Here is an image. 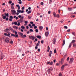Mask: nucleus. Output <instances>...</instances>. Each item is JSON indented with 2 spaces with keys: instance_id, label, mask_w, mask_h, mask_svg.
<instances>
[{
  "instance_id": "obj_50",
  "label": "nucleus",
  "mask_w": 76,
  "mask_h": 76,
  "mask_svg": "<svg viewBox=\"0 0 76 76\" xmlns=\"http://www.w3.org/2000/svg\"><path fill=\"white\" fill-rule=\"evenodd\" d=\"M20 23H18V24H17L18 26H20Z\"/></svg>"
},
{
  "instance_id": "obj_24",
  "label": "nucleus",
  "mask_w": 76,
  "mask_h": 76,
  "mask_svg": "<svg viewBox=\"0 0 76 76\" xmlns=\"http://www.w3.org/2000/svg\"><path fill=\"white\" fill-rule=\"evenodd\" d=\"M39 29H40V30H42V29H43V27L42 26H40L39 27Z\"/></svg>"
},
{
  "instance_id": "obj_29",
  "label": "nucleus",
  "mask_w": 76,
  "mask_h": 76,
  "mask_svg": "<svg viewBox=\"0 0 76 76\" xmlns=\"http://www.w3.org/2000/svg\"><path fill=\"white\" fill-rule=\"evenodd\" d=\"M56 12H53V15H54V16H55H55H56Z\"/></svg>"
},
{
  "instance_id": "obj_34",
  "label": "nucleus",
  "mask_w": 76,
  "mask_h": 76,
  "mask_svg": "<svg viewBox=\"0 0 76 76\" xmlns=\"http://www.w3.org/2000/svg\"><path fill=\"white\" fill-rule=\"evenodd\" d=\"M14 24L15 25H17L18 24V23L15 21V22H14Z\"/></svg>"
},
{
  "instance_id": "obj_58",
  "label": "nucleus",
  "mask_w": 76,
  "mask_h": 76,
  "mask_svg": "<svg viewBox=\"0 0 76 76\" xmlns=\"http://www.w3.org/2000/svg\"><path fill=\"white\" fill-rule=\"evenodd\" d=\"M28 28H29V27H28V26H26V29H28Z\"/></svg>"
},
{
  "instance_id": "obj_26",
  "label": "nucleus",
  "mask_w": 76,
  "mask_h": 76,
  "mask_svg": "<svg viewBox=\"0 0 76 76\" xmlns=\"http://www.w3.org/2000/svg\"><path fill=\"white\" fill-rule=\"evenodd\" d=\"M64 44H65V40H64L63 41V44H62L63 46V45H64Z\"/></svg>"
},
{
  "instance_id": "obj_15",
  "label": "nucleus",
  "mask_w": 76,
  "mask_h": 76,
  "mask_svg": "<svg viewBox=\"0 0 76 76\" xmlns=\"http://www.w3.org/2000/svg\"><path fill=\"white\" fill-rule=\"evenodd\" d=\"M6 31L8 33V32H9V31H10V29L8 28H7L6 29Z\"/></svg>"
},
{
  "instance_id": "obj_60",
  "label": "nucleus",
  "mask_w": 76,
  "mask_h": 76,
  "mask_svg": "<svg viewBox=\"0 0 76 76\" xmlns=\"http://www.w3.org/2000/svg\"><path fill=\"white\" fill-rule=\"evenodd\" d=\"M18 17L19 18H21V15H19L18 16Z\"/></svg>"
},
{
  "instance_id": "obj_8",
  "label": "nucleus",
  "mask_w": 76,
  "mask_h": 76,
  "mask_svg": "<svg viewBox=\"0 0 76 76\" xmlns=\"http://www.w3.org/2000/svg\"><path fill=\"white\" fill-rule=\"evenodd\" d=\"M74 59L73 58H70L69 61V63H72L73 62V61Z\"/></svg>"
},
{
  "instance_id": "obj_57",
  "label": "nucleus",
  "mask_w": 76,
  "mask_h": 76,
  "mask_svg": "<svg viewBox=\"0 0 76 76\" xmlns=\"http://www.w3.org/2000/svg\"><path fill=\"white\" fill-rule=\"evenodd\" d=\"M23 12H24V11L23 10L21 11V13H23Z\"/></svg>"
},
{
  "instance_id": "obj_12",
  "label": "nucleus",
  "mask_w": 76,
  "mask_h": 76,
  "mask_svg": "<svg viewBox=\"0 0 76 76\" xmlns=\"http://www.w3.org/2000/svg\"><path fill=\"white\" fill-rule=\"evenodd\" d=\"M18 34L19 35H20V36H21V37H22L23 35V34L22 33L20 32H18Z\"/></svg>"
},
{
  "instance_id": "obj_44",
  "label": "nucleus",
  "mask_w": 76,
  "mask_h": 76,
  "mask_svg": "<svg viewBox=\"0 0 76 76\" xmlns=\"http://www.w3.org/2000/svg\"><path fill=\"white\" fill-rule=\"evenodd\" d=\"M69 60V57H68L66 59V61H68Z\"/></svg>"
},
{
  "instance_id": "obj_55",
  "label": "nucleus",
  "mask_w": 76,
  "mask_h": 76,
  "mask_svg": "<svg viewBox=\"0 0 76 76\" xmlns=\"http://www.w3.org/2000/svg\"><path fill=\"white\" fill-rule=\"evenodd\" d=\"M23 18H24V17H21V18H20L22 20H23Z\"/></svg>"
},
{
  "instance_id": "obj_48",
  "label": "nucleus",
  "mask_w": 76,
  "mask_h": 76,
  "mask_svg": "<svg viewBox=\"0 0 76 76\" xmlns=\"http://www.w3.org/2000/svg\"><path fill=\"white\" fill-rule=\"evenodd\" d=\"M40 4H41V5H43V4H44V2H41L40 3Z\"/></svg>"
},
{
  "instance_id": "obj_42",
  "label": "nucleus",
  "mask_w": 76,
  "mask_h": 76,
  "mask_svg": "<svg viewBox=\"0 0 76 76\" xmlns=\"http://www.w3.org/2000/svg\"><path fill=\"white\" fill-rule=\"evenodd\" d=\"M64 28H65V29H67V26H65L64 27Z\"/></svg>"
},
{
  "instance_id": "obj_46",
  "label": "nucleus",
  "mask_w": 76,
  "mask_h": 76,
  "mask_svg": "<svg viewBox=\"0 0 76 76\" xmlns=\"http://www.w3.org/2000/svg\"><path fill=\"white\" fill-rule=\"evenodd\" d=\"M41 44H43V43H44V41L43 40L41 41Z\"/></svg>"
},
{
  "instance_id": "obj_62",
  "label": "nucleus",
  "mask_w": 76,
  "mask_h": 76,
  "mask_svg": "<svg viewBox=\"0 0 76 76\" xmlns=\"http://www.w3.org/2000/svg\"><path fill=\"white\" fill-rule=\"evenodd\" d=\"M10 36V34L8 33L7 34V37H9V36Z\"/></svg>"
},
{
  "instance_id": "obj_14",
  "label": "nucleus",
  "mask_w": 76,
  "mask_h": 76,
  "mask_svg": "<svg viewBox=\"0 0 76 76\" xmlns=\"http://www.w3.org/2000/svg\"><path fill=\"white\" fill-rule=\"evenodd\" d=\"M49 34V33L48 32H46L45 33V36L47 37H48V36Z\"/></svg>"
},
{
  "instance_id": "obj_20",
  "label": "nucleus",
  "mask_w": 76,
  "mask_h": 76,
  "mask_svg": "<svg viewBox=\"0 0 76 76\" xmlns=\"http://www.w3.org/2000/svg\"><path fill=\"white\" fill-rule=\"evenodd\" d=\"M50 47L49 46L48 47V50H47V52H49V51H50Z\"/></svg>"
},
{
  "instance_id": "obj_45",
  "label": "nucleus",
  "mask_w": 76,
  "mask_h": 76,
  "mask_svg": "<svg viewBox=\"0 0 76 76\" xmlns=\"http://www.w3.org/2000/svg\"><path fill=\"white\" fill-rule=\"evenodd\" d=\"M37 26H35L34 27V29H37Z\"/></svg>"
},
{
  "instance_id": "obj_47",
  "label": "nucleus",
  "mask_w": 76,
  "mask_h": 76,
  "mask_svg": "<svg viewBox=\"0 0 76 76\" xmlns=\"http://www.w3.org/2000/svg\"><path fill=\"white\" fill-rule=\"evenodd\" d=\"M24 9H25V7H23L21 8V9L22 10H24Z\"/></svg>"
},
{
  "instance_id": "obj_52",
  "label": "nucleus",
  "mask_w": 76,
  "mask_h": 76,
  "mask_svg": "<svg viewBox=\"0 0 76 76\" xmlns=\"http://www.w3.org/2000/svg\"><path fill=\"white\" fill-rule=\"evenodd\" d=\"M59 76H62V74H61V73H59Z\"/></svg>"
},
{
  "instance_id": "obj_53",
  "label": "nucleus",
  "mask_w": 76,
  "mask_h": 76,
  "mask_svg": "<svg viewBox=\"0 0 76 76\" xmlns=\"http://www.w3.org/2000/svg\"><path fill=\"white\" fill-rule=\"evenodd\" d=\"M56 49H55L54 50V53H56Z\"/></svg>"
},
{
  "instance_id": "obj_33",
  "label": "nucleus",
  "mask_w": 76,
  "mask_h": 76,
  "mask_svg": "<svg viewBox=\"0 0 76 76\" xmlns=\"http://www.w3.org/2000/svg\"><path fill=\"white\" fill-rule=\"evenodd\" d=\"M17 11L18 12H19V13H21V10H17Z\"/></svg>"
},
{
  "instance_id": "obj_13",
  "label": "nucleus",
  "mask_w": 76,
  "mask_h": 76,
  "mask_svg": "<svg viewBox=\"0 0 76 76\" xmlns=\"http://www.w3.org/2000/svg\"><path fill=\"white\" fill-rule=\"evenodd\" d=\"M11 12H12V14H15L16 13V11L15 10H11Z\"/></svg>"
},
{
  "instance_id": "obj_21",
  "label": "nucleus",
  "mask_w": 76,
  "mask_h": 76,
  "mask_svg": "<svg viewBox=\"0 0 76 76\" xmlns=\"http://www.w3.org/2000/svg\"><path fill=\"white\" fill-rule=\"evenodd\" d=\"M63 62H64V60H63V59H61V64H63Z\"/></svg>"
},
{
  "instance_id": "obj_41",
  "label": "nucleus",
  "mask_w": 76,
  "mask_h": 76,
  "mask_svg": "<svg viewBox=\"0 0 76 76\" xmlns=\"http://www.w3.org/2000/svg\"><path fill=\"white\" fill-rule=\"evenodd\" d=\"M70 17L71 18H75V15H72Z\"/></svg>"
},
{
  "instance_id": "obj_63",
  "label": "nucleus",
  "mask_w": 76,
  "mask_h": 76,
  "mask_svg": "<svg viewBox=\"0 0 76 76\" xmlns=\"http://www.w3.org/2000/svg\"><path fill=\"white\" fill-rule=\"evenodd\" d=\"M30 23L31 24H34V22H30Z\"/></svg>"
},
{
  "instance_id": "obj_39",
  "label": "nucleus",
  "mask_w": 76,
  "mask_h": 76,
  "mask_svg": "<svg viewBox=\"0 0 76 76\" xmlns=\"http://www.w3.org/2000/svg\"><path fill=\"white\" fill-rule=\"evenodd\" d=\"M28 18L29 19H31V16H28Z\"/></svg>"
},
{
  "instance_id": "obj_49",
  "label": "nucleus",
  "mask_w": 76,
  "mask_h": 76,
  "mask_svg": "<svg viewBox=\"0 0 76 76\" xmlns=\"http://www.w3.org/2000/svg\"><path fill=\"white\" fill-rule=\"evenodd\" d=\"M10 44H12L13 43V41H11L10 42Z\"/></svg>"
},
{
  "instance_id": "obj_3",
  "label": "nucleus",
  "mask_w": 76,
  "mask_h": 76,
  "mask_svg": "<svg viewBox=\"0 0 76 76\" xmlns=\"http://www.w3.org/2000/svg\"><path fill=\"white\" fill-rule=\"evenodd\" d=\"M67 66V64H65L64 65H63L62 66L61 69L62 71H63V70H64V66Z\"/></svg>"
},
{
  "instance_id": "obj_54",
  "label": "nucleus",
  "mask_w": 76,
  "mask_h": 76,
  "mask_svg": "<svg viewBox=\"0 0 76 76\" xmlns=\"http://www.w3.org/2000/svg\"><path fill=\"white\" fill-rule=\"evenodd\" d=\"M6 20H7V21L9 20V18H6Z\"/></svg>"
},
{
  "instance_id": "obj_11",
  "label": "nucleus",
  "mask_w": 76,
  "mask_h": 76,
  "mask_svg": "<svg viewBox=\"0 0 76 76\" xmlns=\"http://www.w3.org/2000/svg\"><path fill=\"white\" fill-rule=\"evenodd\" d=\"M51 54H52V51L50 50L49 53V57H51Z\"/></svg>"
},
{
  "instance_id": "obj_16",
  "label": "nucleus",
  "mask_w": 76,
  "mask_h": 76,
  "mask_svg": "<svg viewBox=\"0 0 76 76\" xmlns=\"http://www.w3.org/2000/svg\"><path fill=\"white\" fill-rule=\"evenodd\" d=\"M36 37L37 38H39V39H41V36L37 35Z\"/></svg>"
},
{
  "instance_id": "obj_17",
  "label": "nucleus",
  "mask_w": 76,
  "mask_h": 76,
  "mask_svg": "<svg viewBox=\"0 0 76 76\" xmlns=\"http://www.w3.org/2000/svg\"><path fill=\"white\" fill-rule=\"evenodd\" d=\"M9 29L12 32H14V30H13V28H12L11 27H10Z\"/></svg>"
},
{
  "instance_id": "obj_36",
  "label": "nucleus",
  "mask_w": 76,
  "mask_h": 76,
  "mask_svg": "<svg viewBox=\"0 0 76 76\" xmlns=\"http://www.w3.org/2000/svg\"><path fill=\"white\" fill-rule=\"evenodd\" d=\"M35 31L36 32H37V33H38V29H36L35 30Z\"/></svg>"
},
{
  "instance_id": "obj_7",
  "label": "nucleus",
  "mask_w": 76,
  "mask_h": 76,
  "mask_svg": "<svg viewBox=\"0 0 76 76\" xmlns=\"http://www.w3.org/2000/svg\"><path fill=\"white\" fill-rule=\"evenodd\" d=\"M53 44H55V43L56 42V38H54L53 39Z\"/></svg>"
},
{
  "instance_id": "obj_61",
  "label": "nucleus",
  "mask_w": 76,
  "mask_h": 76,
  "mask_svg": "<svg viewBox=\"0 0 76 76\" xmlns=\"http://www.w3.org/2000/svg\"><path fill=\"white\" fill-rule=\"evenodd\" d=\"M28 10H31V8L30 7L28 8Z\"/></svg>"
},
{
  "instance_id": "obj_4",
  "label": "nucleus",
  "mask_w": 76,
  "mask_h": 76,
  "mask_svg": "<svg viewBox=\"0 0 76 76\" xmlns=\"http://www.w3.org/2000/svg\"><path fill=\"white\" fill-rule=\"evenodd\" d=\"M5 41L7 43H8L9 42V38L7 37L5 39Z\"/></svg>"
},
{
  "instance_id": "obj_38",
  "label": "nucleus",
  "mask_w": 76,
  "mask_h": 76,
  "mask_svg": "<svg viewBox=\"0 0 76 76\" xmlns=\"http://www.w3.org/2000/svg\"><path fill=\"white\" fill-rule=\"evenodd\" d=\"M72 35H74V36H75V32H73L72 33Z\"/></svg>"
},
{
  "instance_id": "obj_64",
  "label": "nucleus",
  "mask_w": 76,
  "mask_h": 76,
  "mask_svg": "<svg viewBox=\"0 0 76 76\" xmlns=\"http://www.w3.org/2000/svg\"><path fill=\"white\" fill-rule=\"evenodd\" d=\"M32 26H35V24H33L32 25Z\"/></svg>"
},
{
  "instance_id": "obj_22",
  "label": "nucleus",
  "mask_w": 76,
  "mask_h": 76,
  "mask_svg": "<svg viewBox=\"0 0 76 76\" xmlns=\"http://www.w3.org/2000/svg\"><path fill=\"white\" fill-rule=\"evenodd\" d=\"M13 28H15V29H18V27L16 26H13Z\"/></svg>"
},
{
  "instance_id": "obj_37",
  "label": "nucleus",
  "mask_w": 76,
  "mask_h": 76,
  "mask_svg": "<svg viewBox=\"0 0 76 76\" xmlns=\"http://www.w3.org/2000/svg\"><path fill=\"white\" fill-rule=\"evenodd\" d=\"M31 13V11L30 10L28 12H27V14H29Z\"/></svg>"
},
{
  "instance_id": "obj_32",
  "label": "nucleus",
  "mask_w": 76,
  "mask_h": 76,
  "mask_svg": "<svg viewBox=\"0 0 76 76\" xmlns=\"http://www.w3.org/2000/svg\"><path fill=\"white\" fill-rule=\"evenodd\" d=\"M73 46L74 48H76V45H75V44H73Z\"/></svg>"
},
{
  "instance_id": "obj_5",
  "label": "nucleus",
  "mask_w": 76,
  "mask_h": 76,
  "mask_svg": "<svg viewBox=\"0 0 76 76\" xmlns=\"http://www.w3.org/2000/svg\"><path fill=\"white\" fill-rule=\"evenodd\" d=\"M29 37L30 39H32V40H34L35 38V37L32 36H29Z\"/></svg>"
},
{
  "instance_id": "obj_6",
  "label": "nucleus",
  "mask_w": 76,
  "mask_h": 76,
  "mask_svg": "<svg viewBox=\"0 0 76 76\" xmlns=\"http://www.w3.org/2000/svg\"><path fill=\"white\" fill-rule=\"evenodd\" d=\"M23 20H21V19H20L17 21V22H18V23H22Z\"/></svg>"
},
{
  "instance_id": "obj_59",
  "label": "nucleus",
  "mask_w": 76,
  "mask_h": 76,
  "mask_svg": "<svg viewBox=\"0 0 76 76\" xmlns=\"http://www.w3.org/2000/svg\"><path fill=\"white\" fill-rule=\"evenodd\" d=\"M70 31V29H68L67 30V32H69Z\"/></svg>"
},
{
  "instance_id": "obj_35",
  "label": "nucleus",
  "mask_w": 76,
  "mask_h": 76,
  "mask_svg": "<svg viewBox=\"0 0 76 76\" xmlns=\"http://www.w3.org/2000/svg\"><path fill=\"white\" fill-rule=\"evenodd\" d=\"M68 9H69V11H72V10H73V9H72V8H68Z\"/></svg>"
},
{
  "instance_id": "obj_9",
  "label": "nucleus",
  "mask_w": 76,
  "mask_h": 76,
  "mask_svg": "<svg viewBox=\"0 0 76 76\" xmlns=\"http://www.w3.org/2000/svg\"><path fill=\"white\" fill-rule=\"evenodd\" d=\"M10 18L9 19V20L10 22H12V19H13V16H10Z\"/></svg>"
},
{
  "instance_id": "obj_40",
  "label": "nucleus",
  "mask_w": 76,
  "mask_h": 76,
  "mask_svg": "<svg viewBox=\"0 0 76 76\" xmlns=\"http://www.w3.org/2000/svg\"><path fill=\"white\" fill-rule=\"evenodd\" d=\"M71 46H72V43H70V44H69V48H70V47H71Z\"/></svg>"
},
{
  "instance_id": "obj_23",
  "label": "nucleus",
  "mask_w": 76,
  "mask_h": 76,
  "mask_svg": "<svg viewBox=\"0 0 76 76\" xmlns=\"http://www.w3.org/2000/svg\"><path fill=\"white\" fill-rule=\"evenodd\" d=\"M19 2H18V3L19 4H22V1L21 0H18Z\"/></svg>"
},
{
  "instance_id": "obj_2",
  "label": "nucleus",
  "mask_w": 76,
  "mask_h": 76,
  "mask_svg": "<svg viewBox=\"0 0 76 76\" xmlns=\"http://www.w3.org/2000/svg\"><path fill=\"white\" fill-rule=\"evenodd\" d=\"M53 69L52 67H51L49 69H48V73H49V74L51 73V72Z\"/></svg>"
},
{
  "instance_id": "obj_25",
  "label": "nucleus",
  "mask_w": 76,
  "mask_h": 76,
  "mask_svg": "<svg viewBox=\"0 0 76 76\" xmlns=\"http://www.w3.org/2000/svg\"><path fill=\"white\" fill-rule=\"evenodd\" d=\"M2 18L3 19H6V16L4 15V16L2 17Z\"/></svg>"
},
{
  "instance_id": "obj_56",
  "label": "nucleus",
  "mask_w": 76,
  "mask_h": 76,
  "mask_svg": "<svg viewBox=\"0 0 76 76\" xmlns=\"http://www.w3.org/2000/svg\"><path fill=\"white\" fill-rule=\"evenodd\" d=\"M4 39V37H2L1 38V41H2Z\"/></svg>"
},
{
  "instance_id": "obj_31",
  "label": "nucleus",
  "mask_w": 76,
  "mask_h": 76,
  "mask_svg": "<svg viewBox=\"0 0 76 76\" xmlns=\"http://www.w3.org/2000/svg\"><path fill=\"white\" fill-rule=\"evenodd\" d=\"M12 3V1L11 0L9 1L8 2V3H9V4H11Z\"/></svg>"
},
{
  "instance_id": "obj_30",
  "label": "nucleus",
  "mask_w": 76,
  "mask_h": 76,
  "mask_svg": "<svg viewBox=\"0 0 76 76\" xmlns=\"http://www.w3.org/2000/svg\"><path fill=\"white\" fill-rule=\"evenodd\" d=\"M21 28H22V29H24L25 28V27H24L23 26H21Z\"/></svg>"
},
{
  "instance_id": "obj_1",
  "label": "nucleus",
  "mask_w": 76,
  "mask_h": 76,
  "mask_svg": "<svg viewBox=\"0 0 76 76\" xmlns=\"http://www.w3.org/2000/svg\"><path fill=\"white\" fill-rule=\"evenodd\" d=\"M15 35L13 34H11V36L14 37H15V38H18V34H18V32L15 31Z\"/></svg>"
},
{
  "instance_id": "obj_51",
  "label": "nucleus",
  "mask_w": 76,
  "mask_h": 76,
  "mask_svg": "<svg viewBox=\"0 0 76 76\" xmlns=\"http://www.w3.org/2000/svg\"><path fill=\"white\" fill-rule=\"evenodd\" d=\"M11 9H15V8L14 7L12 6L11 7Z\"/></svg>"
},
{
  "instance_id": "obj_19",
  "label": "nucleus",
  "mask_w": 76,
  "mask_h": 76,
  "mask_svg": "<svg viewBox=\"0 0 76 76\" xmlns=\"http://www.w3.org/2000/svg\"><path fill=\"white\" fill-rule=\"evenodd\" d=\"M4 15L6 16H7V18H9V13H7L6 14H5Z\"/></svg>"
},
{
  "instance_id": "obj_27",
  "label": "nucleus",
  "mask_w": 76,
  "mask_h": 76,
  "mask_svg": "<svg viewBox=\"0 0 76 76\" xmlns=\"http://www.w3.org/2000/svg\"><path fill=\"white\" fill-rule=\"evenodd\" d=\"M55 17H57L58 18H60V15H59L58 14L56 15Z\"/></svg>"
},
{
  "instance_id": "obj_10",
  "label": "nucleus",
  "mask_w": 76,
  "mask_h": 76,
  "mask_svg": "<svg viewBox=\"0 0 76 76\" xmlns=\"http://www.w3.org/2000/svg\"><path fill=\"white\" fill-rule=\"evenodd\" d=\"M50 64V65H52L53 64V62L52 61L50 62H48L47 63V64Z\"/></svg>"
},
{
  "instance_id": "obj_18",
  "label": "nucleus",
  "mask_w": 76,
  "mask_h": 76,
  "mask_svg": "<svg viewBox=\"0 0 76 76\" xmlns=\"http://www.w3.org/2000/svg\"><path fill=\"white\" fill-rule=\"evenodd\" d=\"M26 37V35H23V36H22V37H21V38H25V37Z\"/></svg>"
},
{
  "instance_id": "obj_43",
  "label": "nucleus",
  "mask_w": 76,
  "mask_h": 76,
  "mask_svg": "<svg viewBox=\"0 0 76 76\" xmlns=\"http://www.w3.org/2000/svg\"><path fill=\"white\" fill-rule=\"evenodd\" d=\"M30 31V32H33V31H34L33 30H32V29H31L29 30Z\"/></svg>"
},
{
  "instance_id": "obj_28",
  "label": "nucleus",
  "mask_w": 76,
  "mask_h": 76,
  "mask_svg": "<svg viewBox=\"0 0 76 76\" xmlns=\"http://www.w3.org/2000/svg\"><path fill=\"white\" fill-rule=\"evenodd\" d=\"M76 42V40H72L71 42L72 44H73V43H74V42Z\"/></svg>"
}]
</instances>
